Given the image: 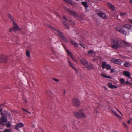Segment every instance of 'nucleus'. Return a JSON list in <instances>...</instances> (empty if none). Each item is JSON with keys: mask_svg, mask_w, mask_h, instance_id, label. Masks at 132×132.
Segmentation results:
<instances>
[{"mask_svg": "<svg viewBox=\"0 0 132 132\" xmlns=\"http://www.w3.org/2000/svg\"><path fill=\"white\" fill-rule=\"evenodd\" d=\"M53 79L54 81H55V82H58L59 81L58 79H56L55 78H53Z\"/></svg>", "mask_w": 132, "mask_h": 132, "instance_id": "a19ab883", "label": "nucleus"}, {"mask_svg": "<svg viewBox=\"0 0 132 132\" xmlns=\"http://www.w3.org/2000/svg\"><path fill=\"white\" fill-rule=\"evenodd\" d=\"M108 85L109 87L111 88H116L117 87V86H115V85H112L111 83L108 84Z\"/></svg>", "mask_w": 132, "mask_h": 132, "instance_id": "412c9836", "label": "nucleus"}, {"mask_svg": "<svg viewBox=\"0 0 132 132\" xmlns=\"http://www.w3.org/2000/svg\"><path fill=\"white\" fill-rule=\"evenodd\" d=\"M125 43V42L120 41L117 39H115L112 41V47L114 48L117 49L123 45V43Z\"/></svg>", "mask_w": 132, "mask_h": 132, "instance_id": "f03ea898", "label": "nucleus"}, {"mask_svg": "<svg viewBox=\"0 0 132 132\" xmlns=\"http://www.w3.org/2000/svg\"><path fill=\"white\" fill-rule=\"evenodd\" d=\"M7 56L5 55H1L0 56V62L6 63L7 62Z\"/></svg>", "mask_w": 132, "mask_h": 132, "instance_id": "0eeeda50", "label": "nucleus"}, {"mask_svg": "<svg viewBox=\"0 0 132 132\" xmlns=\"http://www.w3.org/2000/svg\"><path fill=\"white\" fill-rule=\"evenodd\" d=\"M82 4L86 8H87L88 7V5H87V3L86 2H82Z\"/></svg>", "mask_w": 132, "mask_h": 132, "instance_id": "5701e85b", "label": "nucleus"}, {"mask_svg": "<svg viewBox=\"0 0 132 132\" xmlns=\"http://www.w3.org/2000/svg\"><path fill=\"white\" fill-rule=\"evenodd\" d=\"M120 81L121 82V84H124V82H125V80L123 78L121 79L120 80Z\"/></svg>", "mask_w": 132, "mask_h": 132, "instance_id": "473e14b6", "label": "nucleus"}, {"mask_svg": "<svg viewBox=\"0 0 132 132\" xmlns=\"http://www.w3.org/2000/svg\"><path fill=\"white\" fill-rule=\"evenodd\" d=\"M116 30L125 35H129V31L127 29H124V27L122 26H118L116 28Z\"/></svg>", "mask_w": 132, "mask_h": 132, "instance_id": "7ed1b4c3", "label": "nucleus"}, {"mask_svg": "<svg viewBox=\"0 0 132 132\" xmlns=\"http://www.w3.org/2000/svg\"><path fill=\"white\" fill-rule=\"evenodd\" d=\"M80 101L78 99L74 98L73 100V104L74 106H78L80 104Z\"/></svg>", "mask_w": 132, "mask_h": 132, "instance_id": "6e6552de", "label": "nucleus"}, {"mask_svg": "<svg viewBox=\"0 0 132 132\" xmlns=\"http://www.w3.org/2000/svg\"><path fill=\"white\" fill-rule=\"evenodd\" d=\"M129 83V84H131V82H129V81H126V82H125V84H127V83Z\"/></svg>", "mask_w": 132, "mask_h": 132, "instance_id": "3c124183", "label": "nucleus"}, {"mask_svg": "<svg viewBox=\"0 0 132 132\" xmlns=\"http://www.w3.org/2000/svg\"><path fill=\"white\" fill-rule=\"evenodd\" d=\"M130 3H132V0H130Z\"/></svg>", "mask_w": 132, "mask_h": 132, "instance_id": "4d7b16f0", "label": "nucleus"}, {"mask_svg": "<svg viewBox=\"0 0 132 132\" xmlns=\"http://www.w3.org/2000/svg\"><path fill=\"white\" fill-rule=\"evenodd\" d=\"M75 42H75V41H74L73 40H71L70 41L71 43L73 45L75 43Z\"/></svg>", "mask_w": 132, "mask_h": 132, "instance_id": "c03bdc74", "label": "nucleus"}, {"mask_svg": "<svg viewBox=\"0 0 132 132\" xmlns=\"http://www.w3.org/2000/svg\"><path fill=\"white\" fill-rule=\"evenodd\" d=\"M101 75L102 77L104 78H110V76H107L105 74H101Z\"/></svg>", "mask_w": 132, "mask_h": 132, "instance_id": "b1692460", "label": "nucleus"}, {"mask_svg": "<svg viewBox=\"0 0 132 132\" xmlns=\"http://www.w3.org/2000/svg\"><path fill=\"white\" fill-rule=\"evenodd\" d=\"M128 21L132 23V19H129Z\"/></svg>", "mask_w": 132, "mask_h": 132, "instance_id": "8fccbe9b", "label": "nucleus"}, {"mask_svg": "<svg viewBox=\"0 0 132 132\" xmlns=\"http://www.w3.org/2000/svg\"><path fill=\"white\" fill-rule=\"evenodd\" d=\"M131 122V121H130V120H128V121H127V123H128V124H130V123Z\"/></svg>", "mask_w": 132, "mask_h": 132, "instance_id": "864d4df0", "label": "nucleus"}, {"mask_svg": "<svg viewBox=\"0 0 132 132\" xmlns=\"http://www.w3.org/2000/svg\"><path fill=\"white\" fill-rule=\"evenodd\" d=\"M115 116L118 119H121V117L118 114H116V115Z\"/></svg>", "mask_w": 132, "mask_h": 132, "instance_id": "f704fd0d", "label": "nucleus"}, {"mask_svg": "<svg viewBox=\"0 0 132 132\" xmlns=\"http://www.w3.org/2000/svg\"><path fill=\"white\" fill-rule=\"evenodd\" d=\"M120 60L119 59H114L111 60V61L112 62L118 64H120Z\"/></svg>", "mask_w": 132, "mask_h": 132, "instance_id": "4468645a", "label": "nucleus"}, {"mask_svg": "<svg viewBox=\"0 0 132 132\" xmlns=\"http://www.w3.org/2000/svg\"><path fill=\"white\" fill-rule=\"evenodd\" d=\"M68 59V63L69 65V66L72 68L74 70H75L76 72V73H77L78 72L76 70V69L75 67H74L73 66L72 64L71 63L70 61H69V59Z\"/></svg>", "mask_w": 132, "mask_h": 132, "instance_id": "dca6fc26", "label": "nucleus"}, {"mask_svg": "<svg viewBox=\"0 0 132 132\" xmlns=\"http://www.w3.org/2000/svg\"><path fill=\"white\" fill-rule=\"evenodd\" d=\"M85 67L89 70L92 69L93 68V65L92 64L88 63L87 64V66H85Z\"/></svg>", "mask_w": 132, "mask_h": 132, "instance_id": "a211bd4d", "label": "nucleus"}, {"mask_svg": "<svg viewBox=\"0 0 132 132\" xmlns=\"http://www.w3.org/2000/svg\"><path fill=\"white\" fill-rule=\"evenodd\" d=\"M94 53V51L93 50H89L87 53L88 55H90L93 54Z\"/></svg>", "mask_w": 132, "mask_h": 132, "instance_id": "393cba45", "label": "nucleus"}, {"mask_svg": "<svg viewBox=\"0 0 132 132\" xmlns=\"http://www.w3.org/2000/svg\"><path fill=\"white\" fill-rule=\"evenodd\" d=\"M0 132H1V131H0Z\"/></svg>", "mask_w": 132, "mask_h": 132, "instance_id": "052dcab7", "label": "nucleus"}, {"mask_svg": "<svg viewBox=\"0 0 132 132\" xmlns=\"http://www.w3.org/2000/svg\"><path fill=\"white\" fill-rule=\"evenodd\" d=\"M22 110H23V111H24V112H27L28 113H29L30 114H31V113L29 112H28V111H27V110H26L24 108H22Z\"/></svg>", "mask_w": 132, "mask_h": 132, "instance_id": "2f4dec72", "label": "nucleus"}, {"mask_svg": "<svg viewBox=\"0 0 132 132\" xmlns=\"http://www.w3.org/2000/svg\"><path fill=\"white\" fill-rule=\"evenodd\" d=\"M96 59H94L93 60V61H95L96 60Z\"/></svg>", "mask_w": 132, "mask_h": 132, "instance_id": "6e6d98bb", "label": "nucleus"}, {"mask_svg": "<svg viewBox=\"0 0 132 132\" xmlns=\"http://www.w3.org/2000/svg\"><path fill=\"white\" fill-rule=\"evenodd\" d=\"M62 44L63 45V46L64 47V48L65 51L67 53V54L72 59L74 57V55L73 54L71 53V52H70V51L68 50L67 49L66 47L62 43Z\"/></svg>", "mask_w": 132, "mask_h": 132, "instance_id": "1a4fd4ad", "label": "nucleus"}, {"mask_svg": "<svg viewBox=\"0 0 132 132\" xmlns=\"http://www.w3.org/2000/svg\"><path fill=\"white\" fill-rule=\"evenodd\" d=\"M111 67L109 64H106V68L107 70L111 69Z\"/></svg>", "mask_w": 132, "mask_h": 132, "instance_id": "a878e982", "label": "nucleus"}, {"mask_svg": "<svg viewBox=\"0 0 132 132\" xmlns=\"http://www.w3.org/2000/svg\"><path fill=\"white\" fill-rule=\"evenodd\" d=\"M130 64L127 62H125L124 63V66L125 67H129L130 66Z\"/></svg>", "mask_w": 132, "mask_h": 132, "instance_id": "c85d7f7f", "label": "nucleus"}, {"mask_svg": "<svg viewBox=\"0 0 132 132\" xmlns=\"http://www.w3.org/2000/svg\"><path fill=\"white\" fill-rule=\"evenodd\" d=\"M66 125H64V127H65Z\"/></svg>", "mask_w": 132, "mask_h": 132, "instance_id": "13d9d810", "label": "nucleus"}, {"mask_svg": "<svg viewBox=\"0 0 132 132\" xmlns=\"http://www.w3.org/2000/svg\"><path fill=\"white\" fill-rule=\"evenodd\" d=\"M123 74L125 76L129 78H130V75L129 72L125 71L123 72Z\"/></svg>", "mask_w": 132, "mask_h": 132, "instance_id": "aec40b11", "label": "nucleus"}, {"mask_svg": "<svg viewBox=\"0 0 132 132\" xmlns=\"http://www.w3.org/2000/svg\"><path fill=\"white\" fill-rule=\"evenodd\" d=\"M126 14L125 13H120V16H124V15H125Z\"/></svg>", "mask_w": 132, "mask_h": 132, "instance_id": "79ce46f5", "label": "nucleus"}, {"mask_svg": "<svg viewBox=\"0 0 132 132\" xmlns=\"http://www.w3.org/2000/svg\"><path fill=\"white\" fill-rule=\"evenodd\" d=\"M106 62H103L102 63V68L103 69H104L105 67H106Z\"/></svg>", "mask_w": 132, "mask_h": 132, "instance_id": "cd10ccee", "label": "nucleus"}, {"mask_svg": "<svg viewBox=\"0 0 132 132\" xmlns=\"http://www.w3.org/2000/svg\"><path fill=\"white\" fill-rule=\"evenodd\" d=\"M72 21L71 20H69V22L70 23V24L72 26H74V24L72 22Z\"/></svg>", "mask_w": 132, "mask_h": 132, "instance_id": "7c9ffc66", "label": "nucleus"}, {"mask_svg": "<svg viewBox=\"0 0 132 132\" xmlns=\"http://www.w3.org/2000/svg\"><path fill=\"white\" fill-rule=\"evenodd\" d=\"M8 17L10 19L11 21H13V20L14 19L10 14H8Z\"/></svg>", "mask_w": 132, "mask_h": 132, "instance_id": "bb28decb", "label": "nucleus"}, {"mask_svg": "<svg viewBox=\"0 0 132 132\" xmlns=\"http://www.w3.org/2000/svg\"><path fill=\"white\" fill-rule=\"evenodd\" d=\"M94 112L95 113H98V111H97L96 109H95L94 110Z\"/></svg>", "mask_w": 132, "mask_h": 132, "instance_id": "603ef678", "label": "nucleus"}, {"mask_svg": "<svg viewBox=\"0 0 132 132\" xmlns=\"http://www.w3.org/2000/svg\"><path fill=\"white\" fill-rule=\"evenodd\" d=\"M0 120L2 125H4V124L2 123L6 122L7 121V119L4 116H3L1 117L0 118Z\"/></svg>", "mask_w": 132, "mask_h": 132, "instance_id": "9d476101", "label": "nucleus"}, {"mask_svg": "<svg viewBox=\"0 0 132 132\" xmlns=\"http://www.w3.org/2000/svg\"><path fill=\"white\" fill-rule=\"evenodd\" d=\"M5 125H6V127L7 128L10 127L11 126V125L9 123H7L5 124Z\"/></svg>", "mask_w": 132, "mask_h": 132, "instance_id": "e433bc0d", "label": "nucleus"}, {"mask_svg": "<svg viewBox=\"0 0 132 132\" xmlns=\"http://www.w3.org/2000/svg\"><path fill=\"white\" fill-rule=\"evenodd\" d=\"M80 44L81 47H83L84 48H85V47L84 46V44L81 42V41L80 42Z\"/></svg>", "mask_w": 132, "mask_h": 132, "instance_id": "58836bf2", "label": "nucleus"}, {"mask_svg": "<svg viewBox=\"0 0 132 132\" xmlns=\"http://www.w3.org/2000/svg\"><path fill=\"white\" fill-rule=\"evenodd\" d=\"M123 27H124V29H127L128 30L129 29L130 30V29L131 28L130 25L128 24H125L123 26Z\"/></svg>", "mask_w": 132, "mask_h": 132, "instance_id": "6ab92c4d", "label": "nucleus"}, {"mask_svg": "<svg viewBox=\"0 0 132 132\" xmlns=\"http://www.w3.org/2000/svg\"><path fill=\"white\" fill-rule=\"evenodd\" d=\"M67 21V18L65 16L63 17V19L62 20L63 24L65 27L66 28H68V26L66 22V21Z\"/></svg>", "mask_w": 132, "mask_h": 132, "instance_id": "9b49d317", "label": "nucleus"}, {"mask_svg": "<svg viewBox=\"0 0 132 132\" xmlns=\"http://www.w3.org/2000/svg\"><path fill=\"white\" fill-rule=\"evenodd\" d=\"M26 55L28 57H30V53L29 51L27 50L26 51Z\"/></svg>", "mask_w": 132, "mask_h": 132, "instance_id": "c756f323", "label": "nucleus"}, {"mask_svg": "<svg viewBox=\"0 0 132 132\" xmlns=\"http://www.w3.org/2000/svg\"><path fill=\"white\" fill-rule=\"evenodd\" d=\"M73 45L74 46H75L77 47L78 46L79 44L77 42H75V43Z\"/></svg>", "mask_w": 132, "mask_h": 132, "instance_id": "4c0bfd02", "label": "nucleus"}, {"mask_svg": "<svg viewBox=\"0 0 132 132\" xmlns=\"http://www.w3.org/2000/svg\"><path fill=\"white\" fill-rule=\"evenodd\" d=\"M67 11L70 14L72 15L74 17H75L76 16V13L75 12H74L72 11V10L69 9H67Z\"/></svg>", "mask_w": 132, "mask_h": 132, "instance_id": "2eb2a0df", "label": "nucleus"}, {"mask_svg": "<svg viewBox=\"0 0 132 132\" xmlns=\"http://www.w3.org/2000/svg\"><path fill=\"white\" fill-rule=\"evenodd\" d=\"M13 28H11L9 30V32L14 31L15 32H16V31L21 30V28L19 27L14 22H13Z\"/></svg>", "mask_w": 132, "mask_h": 132, "instance_id": "39448f33", "label": "nucleus"}, {"mask_svg": "<svg viewBox=\"0 0 132 132\" xmlns=\"http://www.w3.org/2000/svg\"><path fill=\"white\" fill-rule=\"evenodd\" d=\"M87 11H87V10H86V12H87Z\"/></svg>", "mask_w": 132, "mask_h": 132, "instance_id": "bf43d9fd", "label": "nucleus"}, {"mask_svg": "<svg viewBox=\"0 0 132 132\" xmlns=\"http://www.w3.org/2000/svg\"><path fill=\"white\" fill-rule=\"evenodd\" d=\"M74 115L78 119L86 117V115L84 113L82 109L79 110L78 112H74Z\"/></svg>", "mask_w": 132, "mask_h": 132, "instance_id": "20e7f679", "label": "nucleus"}, {"mask_svg": "<svg viewBox=\"0 0 132 132\" xmlns=\"http://www.w3.org/2000/svg\"><path fill=\"white\" fill-rule=\"evenodd\" d=\"M123 125L125 127L127 128L128 127L126 124L124 122H123Z\"/></svg>", "mask_w": 132, "mask_h": 132, "instance_id": "37998d69", "label": "nucleus"}, {"mask_svg": "<svg viewBox=\"0 0 132 132\" xmlns=\"http://www.w3.org/2000/svg\"><path fill=\"white\" fill-rule=\"evenodd\" d=\"M116 110H117L120 113V114L122 116H123V115L122 114V113H121V112L119 110H118L117 108H116Z\"/></svg>", "mask_w": 132, "mask_h": 132, "instance_id": "de8ad7c7", "label": "nucleus"}, {"mask_svg": "<svg viewBox=\"0 0 132 132\" xmlns=\"http://www.w3.org/2000/svg\"><path fill=\"white\" fill-rule=\"evenodd\" d=\"M96 14L103 19H105L107 18V16L104 13L101 12L99 10H96Z\"/></svg>", "mask_w": 132, "mask_h": 132, "instance_id": "423d86ee", "label": "nucleus"}, {"mask_svg": "<svg viewBox=\"0 0 132 132\" xmlns=\"http://www.w3.org/2000/svg\"><path fill=\"white\" fill-rule=\"evenodd\" d=\"M64 94H63V95L64 96L65 95V94L66 92L65 91V90H64Z\"/></svg>", "mask_w": 132, "mask_h": 132, "instance_id": "5fc2aeb1", "label": "nucleus"}, {"mask_svg": "<svg viewBox=\"0 0 132 132\" xmlns=\"http://www.w3.org/2000/svg\"><path fill=\"white\" fill-rule=\"evenodd\" d=\"M73 60L77 63H78V61H77L74 58V57L72 59Z\"/></svg>", "mask_w": 132, "mask_h": 132, "instance_id": "a18cd8bd", "label": "nucleus"}, {"mask_svg": "<svg viewBox=\"0 0 132 132\" xmlns=\"http://www.w3.org/2000/svg\"><path fill=\"white\" fill-rule=\"evenodd\" d=\"M111 112L114 114L115 115V116L116 115V114H117L116 113V112L114 110H113L112 109H111Z\"/></svg>", "mask_w": 132, "mask_h": 132, "instance_id": "ea45409f", "label": "nucleus"}, {"mask_svg": "<svg viewBox=\"0 0 132 132\" xmlns=\"http://www.w3.org/2000/svg\"><path fill=\"white\" fill-rule=\"evenodd\" d=\"M3 132H11V130L8 129H5L3 131Z\"/></svg>", "mask_w": 132, "mask_h": 132, "instance_id": "c9c22d12", "label": "nucleus"}, {"mask_svg": "<svg viewBox=\"0 0 132 132\" xmlns=\"http://www.w3.org/2000/svg\"><path fill=\"white\" fill-rule=\"evenodd\" d=\"M23 100L24 101V102L25 103V105L26 106L27 105L26 103H27V100L26 98H23Z\"/></svg>", "mask_w": 132, "mask_h": 132, "instance_id": "72a5a7b5", "label": "nucleus"}, {"mask_svg": "<svg viewBox=\"0 0 132 132\" xmlns=\"http://www.w3.org/2000/svg\"><path fill=\"white\" fill-rule=\"evenodd\" d=\"M3 104H0V108H1V106H3ZM2 111V109L1 108H0V112H1Z\"/></svg>", "mask_w": 132, "mask_h": 132, "instance_id": "49530a36", "label": "nucleus"}, {"mask_svg": "<svg viewBox=\"0 0 132 132\" xmlns=\"http://www.w3.org/2000/svg\"><path fill=\"white\" fill-rule=\"evenodd\" d=\"M81 63L83 65L85 66H87V64L88 63V61L85 59L82 58L80 60V61Z\"/></svg>", "mask_w": 132, "mask_h": 132, "instance_id": "ddd939ff", "label": "nucleus"}, {"mask_svg": "<svg viewBox=\"0 0 132 132\" xmlns=\"http://www.w3.org/2000/svg\"><path fill=\"white\" fill-rule=\"evenodd\" d=\"M107 5L109 8L111 9L113 11H115L116 9L114 5H112L110 3H108L106 4Z\"/></svg>", "mask_w": 132, "mask_h": 132, "instance_id": "f8f14e48", "label": "nucleus"}, {"mask_svg": "<svg viewBox=\"0 0 132 132\" xmlns=\"http://www.w3.org/2000/svg\"><path fill=\"white\" fill-rule=\"evenodd\" d=\"M114 71V69H111V72L112 73Z\"/></svg>", "mask_w": 132, "mask_h": 132, "instance_id": "09e8293b", "label": "nucleus"}, {"mask_svg": "<svg viewBox=\"0 0 132 132\" xmlns=\"http://www.w3.org/2000/svg\"><path fill=\"white\" fill-rule=\"evenodd\" d=\"M67 3H68L71 5H73L74 3L71 0H64Z\"/></svg>", "mask_w": 132, "mask_h": 132, "instance_id": "4be33fe9", "label": "nucleus"}, {"mask_svg": "<svg viewBox=\"0 0 132 132\" xmlns=\"http://www.w3.org/2000/svg\"><path fill=\"white\" fill-rule=\"evenodd\" d=\"M49 27L51 28V29L52 31L54 32L56 35H57L62 39L66 43H67L68 41L66 38L63 35V33L60 31L57 30L56 29L54 28L51 26H50Z\"/></svg>", "mask_w": 132, "mask_h": 132, "instance_id": "f257e3e1", "label": "nucleus"}, {"mask_svg": "<svg viewBox=\"0 0 132 132\" xmlns=\"http://www.w3.org/2000/svg\"><path fill=\"white\" fill-rule=\"evenodd\" d=\"M23 126L24 125L23 123H18L15 126V128L16 130H18L20 128L23 127Z\"/></svg>", "mask_w": 132, "mask_h": 132, "instance_id": "f3484780", "label": "nucleus"}]
</instances>
